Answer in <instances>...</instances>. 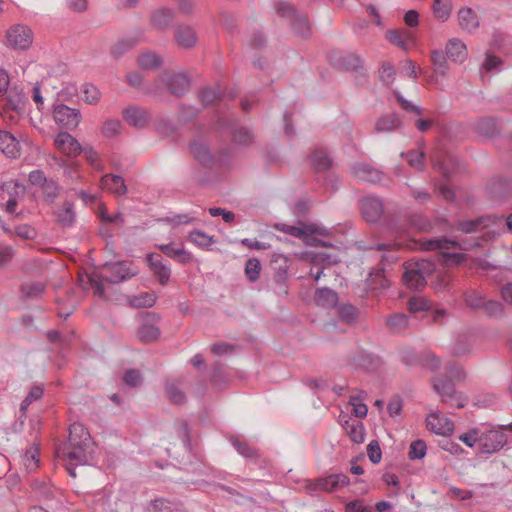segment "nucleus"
Masks as SVG:
<instances>
[{"label": "nucleus", "mask_w": 512, "mask_h": 512, "mask_svg": "<svg viewBox=\"0 0 512 512\" xmlns=\"http://www.w3.org/2000/svg\"><path fill=\"white\" fill-rule=\"evenodd\" d=\"M93 453L94 444L88 430L80 423H73L69 429L68 443L58 448L57 457L65 461L68 474L75 478V467L88 464Z\"/></svg>", "instance_id": "1"}, {"label": "nucleus", "mask_w": 512, "mask_h": 512, "mask_svg": "<svg viewBox=\"0 0 512 512\" xmlns=\"http://www.w3.org/2000/svg\"><path fill=\"white\" fill-rule=\"evenodd\" d=\"M275 229L291 236L303 240L308 245H324L317 236H325L328 229L316 223H299L298 225H289L284 223L275 224Z\"/></svg>", "instance_id": "2"}, {"label": "nucleus", "mask_w": 512, "mask_h": 512, "mask_svg": "<svg viewBox=\"0 0 512 512\" xmlns=\"http://www.w3.org/2000/svg\"><path fill=\"white\" fill-rule=\"evenodd\" d=\"M507 442V435L501 429L496 427L480 428V453H496L500 451Z\"/></svg>", "instance_id": "3"}, {"label": "nucleus", "mask_w": 512, "mask_h": 512, "mask_svg": "<svg viewBox=\"0 0 512 512\" xmlns=\"http://www.w3.org/2000/svg\"><path fill=\"white\" fill-rule=\"evenodd\" d=\"M432 269L433 264L430 261L421 260L405 268L403 281L411 289H420L426 285V274L431 272Z\"/></svg>", "instance_id": "4"}, {"label": "nucleus", "mask_w": 512, "mask_h": 512, "mask_svg": "<svg viewBox=\"0 0 512 512\" xmlns=\"http://www.w3.org/2000/svg\"><path fill=\"white\" fill-rule=\"evenodd\" d=\"M460 248L456 241L445 238L432 239L425 244L427 250H439L441 261L445 264H459L464 260L462 253L450 252V250Z\"/></svg>", "instance_id": "5"}, {"label": "nucleus", "mask_w": 512, "mask_h": 512, "mask_svg": "<svg viewBox=\"0 0 512 512\" xmlns=\"http://www.w3.org/2000/svg\"><path fill=\"white\" fill-rule=\"evenodd\" d=\"M6 38L13 49L27 50L31 47L34 36L28 26L16 24L7 31Z\"/></svg>", "instance_id": "6"}, {"label": "nucleus", "mask_w": 512, "mask_h": 512, "mask_svg": "<svg viewBox=\"0 0 512 512\" xmlns=\"http://www.w3.org/2000/svg\"><path fill=\"white\" fill-rule=\"evenodd\" d=\"M104 270L108 273L105 280L109 283H120L139 273L137 268L130 266L126 261L105 263Z\"/></svg>", "instance_id": "7"}, {"label": "nucleus", "mask_w": 512, "mask_h": 512, "mask_svg": "<svg viewBox=\"0 0 512 512\" xmlns=\"http://www.w3.org/2000/svg\"><path fill=\"white\" fill-rule=\"evenodd\" d=\"M53 119L62 128L73 130L81 121V113L78 109L58 104L54 107Z\"/></svg>", "instance_id": "8"}, {"label": "nucleus", "mask_w": 512, "mask_h": 512, "mask_svg": "<svg viewBox=\"0 0 512 512\" xmlns=\"http://www.w3.org/2000/svg\"><path fill=\"white\" fill-rule=\"evenodd\" d=\"M338 421L352 442L362 444L365 441V427L361 421L351 419L345 413L339 415Z\"/></svg>", "instance_id": "9"}, {"label": "nucleus", "mask_w": 512, "mask_h": 512, "mask_svg": "<svg viewBox=\"0 0 512 512\" xmlns=\"http://www.w3.org/2000/svg\"><path fill=\"white\" fill-rule=\"evenodd\" d=\"M2 190V197L4 198V194H7L9 196L8 200L6 201V211L10 214L15 212V207L18 203V199L22 198L25 194V186L18 181L15 180H9L4 182L0 186Z\"/></svg>", "instance_id": "10"}, {"label": "nucleus", "mask_w": 512, "mask_h": 512, "mask_svg": "<svg viewBox=\"0 0 512 512\" xmlns=\"http://www.w3.org/2000/svg\"><path fill=\"white\" fill-rule=\"evenodd\" d=\"M57 149L68 157H77L82 152L78 140L67 132H60L54 139Z\"/></svg>", "instance_id": "11"}, {"label": "nucleus", "mask_w": 512, "mask_h": 512, "mask_svg": "<svg viewBox=\"0 0 512 512\" xmlns=\"http://www.w3.org/2000/svg\"><path fill=\"white\" fill-rule=\"evenodd\" d=\"M426 422L428 429L437 435L449 436L454 431L453 422L438 412L429 414Z\"/></svg>", "instance_id": "12"}, {"label": "nucleus", "mask_w": 512, "mask_h": 512, "mask_svg": "<svg viewBox=\"0 0 512 512\" xmlns=\"http://www.w3.org/2000/svg\"><path fill=\"white\" fill-rule=\"evenodd\" d=\"M434 391L441 397L443 402H453L457 407H464V403L457 398L454 385L448 379L435 378L432 381Z\"/></svg>", "instance_id": "13"}, {"label": "nucleus", "mask_w": 512, "mask_h": 512, "mask_svg": "<svg viewBox=\"0 0 512 512\" xmlns=\"http://www.w3.org/2000/svg\"><path fill=\"white\" fill-rule=\"evenodd\" d=\"M0 151L8 158L16 159L20 157V140L11 132L0 130Z\"/></svg>", "instance_id": "14"}, {"label": "nucleus", "mask_w": 512, "mask_h": 512, "mask_svg": "<svg viewBox=\"0 0 512 512\" xmlns=\"http://www.w3.org/2000/svg\"><path fill=\"white\" fill-rule=\"evenodd\" d=\"M361 209L364 218L368 222H375L382 215L383 205L378 198L366 196L361 200Z\"/></svg>", "instance_id": "15"}, {"label": "nucleus", "mask_w": 512, "mask_h": 512, "mask_svg": "<svg viewBox=\"0 0 512 512\" xmlns=\"http://www.w3.org/2000/svg\"><path fill=\"white\" fill-rule=\"evenodd\" d=\"M349 483L350 480L348 476L339 473L318 479L316 481V487L326 492H333L346 487Z\"/></svg>", "instance_id": "16"}, {"label": "nucleus", "mask_w": 512, "mask_h": 512, "mask_svg": "<svg viewBox=\"0 0 512 512\" xmlns=\"http://www.w3.org/2000/svg\"><path fill=\"white\" fill-rule=\"evenodd\" d=\"M447 58L455 63H463L468 57L467 47L458 38L450 39L445 47Z\"/></svg>", "instance_id": "17"}, {"label": "nucleus", "mask_w": 512, "mask_h": 512, "mask_svg": "<svg viewBox=\"0 0 512 512\" xmlns=\"http://www.w3.org/2000/svg\"><path fill=\"white\" fill-rule=\"evenodd\" d=\"M163 82L168 91L177 96L184 94L190 86L189 79L182 74L167 75L163 78Z\"/></svg>", "instance_id": "18"}, {"label": "nucleus", "mask_w": 512, "mask_h": 512, "mask_svg": "<svg viewBox=\"0 0 512 512\" xmlns=\"http://www.w3.org/2000/svg\"><path fill=\"white\" fill-rule=\"evenodd\" d=\"M161 251L166 254L169 258L179 261L180 263L186 264L193 260V255L191 252L187 251L184 248L183 244L174 245L170 244H162L159 246Z\"/></svg>", "instance_id": "19"}, {"label": "nucleus", "mask_w": 512, "mask_h": 512, "mask_svg": "<svg viewBox=\"0 0 512 512\" xmlns=\"http://www.w3.org/2000/svg\"><path fill=\"white\" fill-rule=\"evenodd\" d=\"M124 120L137 128H143L147 125L149 115L147 111L139 107H129L123 111Z\"/></svg>", "instance_id": "20"}, {"label": "nucleus", "mask_w": 512, "mask_h": 512, "mask_svg": "<svg viewBox=\"0 0 512 512\" xmlns=\"http://www.w3.org/2000/svg\"><path fill=\"white\" fill-rule=\"evenodd\" d=\"M100 186L103 190H106L115 195H124L127 192L124 179L118 175H104L101 178Z\"/></svg>", "instance_id": "21"}, {"label": "nucleus", "mask_w": 512, "mask_h": 512, "mask_svg": "<svg viewBox=\"0 0 512 512\" xmlns=\"http://www.w3.org/2000/svg\"><path fill=\"white\" fill-rule=\"evenodd\" d=\"M147 261L151 270L158 277L161 285H166L171 276V269L169 265L162 262L160 258H155L153 254L147 255Z\"/></svg>", "instance_id": "22"}, {"label": "nucleus", "mask_w": 512, "mask_h": 512, "mask_svg": "<svg viewBox=\"0 0 512 512\" xmlns=\"http://www.w3.org/2000/svg\"><path fill=\"white\" fill-rule=\"evenodd\" d=\"M314 301L319 307L334 308L338 304V294L329 288H319L315 293Z\"/></svg>", "instance_id": "23"}, {"label": "nucleus", "mask_w": 512, "mask_h": 512, "mask_svg": "<svg viewBox=\"0 0 512 512\" xmlns=\"http://www.w3.org/2000/svg\"><path fill=\"white\" fill-rule=\"evenodd\" d=\"M175 39L180 46L190 48L196 44L197 34L192 27L183 25L176 29Z\"/></svg>", "instance_id": "24"}, {"label": "nucleus", "mask_w": 512, "mask_h": 512, "mask_svg": "<svg viewBox=\"0 0 512 512\" xmlns=\"http://www.w3.org/2000/svg\"><path fill=\"white\" fill-rule=\"evenodd\" d=\"M353 175L363 182H376L380 180V172L367 164H357L353 167Z\"/></svg>", "instance_id": "25"}, {"label": "nucleus", "mask_w": 512, "mask_h": 512, "mask_svg": "<svg viewBox=\"0 0 512 512\" xmlns=\"http://www.w3.org/2000/svg\"><path fill=\"white\" fill-rule=\"evenodd\" d=\"M386 39L393 45L404 50L409 48L408 42L412 40L411 32L408 30H389L386 32Z\"/></svg>", "instance_id": "26"}, {"label": "nucleus", "mask_w": 512, "mask_h": 512, "mask_svg": "<svg viewBox=\"0 0 512 512\" xmlns=\"http://www.w3.org/2000/svg\"><path fill=\"white\" fill-rule=\"evenodd\" d=\"M138 335L141 341L151 342L159 337L160 330L150 318H146L139 328Z\"/></svg>", "instance_id": "27"}, {"label": "nucleus", "mask_w": 512, "mask_h": 512, "mask_svg": "<svg viewBox=\"0 0 512 512\" xmlns=\"http://www.w3.org/2000/svg\"><path fill=\"white\" fill-rule=\"evenodd\" d=\"M459 24L462 29L467 31H473L479 25L476 14L470 8H463L458 13Z\"/></svg>", "instance_id": "28"}, {"label": "nucleus", "mask_w": 512, "mask_h": 512, "mask_svg": "<svg viewBox=\"0 0 512 512\" xmlns=\"http://www.w3.org/2000/svg\"><path fill=\"white\" fill-rule=\"evenodd\" d=\"M173 17V12L170 9H159L152 15V26L158 30H163L170 25V23L173 20Z\"/></svg>", "instance_id": "29"}, {"label": "nucleus", "mask_w": 512, "mask_h": 512, "mask_svg": "<svg viewBox=\"0 0 512 512\" xmlns=\"http://www.w3.org/2000/svg\"><path fill=\"white\" fill-rule=\"evenodd\" d=\"M189 240L201 249L208 250L216 243L214 236L208 235L201 230H193L189 234Z\"/></svg>", "instance_id": "30"}, {"label": "nucleus", "mask_w": 512, "mask_h": 512, "mask_svg": "<svg viewBox=\"0 0 512 512\" xmlns=\"http://www.w3.org/2000/svg\"><path fill=\"white\" fill-rule=\"evenodd\" d=\"M502 69L503 61L492 54H487L483 64L481 65L480 74L484 77L485 73L496 74Z\"/></svg>", "instance_id": "31"}, {"label": "nucleus", "mask_w": 512, "mask_h": 512, "mask_svg": "<svg viewBox=\"0 0 512 512\" xmlns=\"http://www.w3.org/2000/svg\"><path fill=\"white\" fill-rule=\"evenodd\" d=\"M22 464L28 472L35 470L39 466V451L35 446L30 447L21 457Z\"/></svg>", "instance_id": "32"}, {"label": "nucleus", "mask_w": 512, "mask_h": 512, "mask_svg": "<svg viewBox=\"0 0 512 512\" xmlns=\"http://www.w3.org/2000/svg\"><path fill=\"white\" fill-rule=\"evenodd\" d=\"M431 61L436 74L445 76L448 73L449 67L447 59L441 50L431 52Z\"/></svg>", "instance_id": "33"}, {"label": "nucleus", "mask_w": 512, "mask_h": 512, "mask_svg": "<svg viewBox=\"0 0 512 512\" xmlns=\"http://www.w3.org/2000/svg\"><path fill=\"white\" fill-rule=\"evenodd\" d=\"M431 61L436 74L445 76L448 73L449 67L447 59L441 50L431 52Z\"/></svg>", "instance_id": "34"}, {"label": "nucleus", "mask_w": 512, "mask_h": 512, "mask_svg": "<svg viewBox=\"0 0 512 512\" xmlns=\"http://www.w3.org/2000/svg\"><path fill=\"white\" fill-rule=\"evenodd\" d=\"M57 221L64 227L71 226L75 221V213L71 203H65L64 207L56 211Z\"/></svg>", "instance_id": "35"}, {"label": "nucleus", "mask_w": 512, "mask_h": 512, "mask_svg": "<svg viewBox=\"0 0 512 512\" xmlns=\"http://www.w3.org/2000/svg\"><path fill=\"white\" fill-rule=\"evenodd\" d=\"M154 293L143 292L130 298L129 303L136 308L152 307L156 302Z\"/></svg>", "instance_id": "36"}, {"label": "nucleus", "mask_w": 512, "mask_h": 512, "mask_svg": "<svg viewBox=\"0 0 512 512\" xmlns=\"http://www.w3.org/2000/svg\"><path fill=\"white\" fill-rule=\"evenodd\" d=\"M101 94L96 86L86 83L81 89V98L87 104H96L100 100Z\"/></svg>", "instance_id": "37"}, {"label": "nucleus", "mask_w": 512, "mask_h": 512, "mask_svg": "<svg viewBox=\"0 0 512 512\" xmlns=\"http://www.w3.org/2000/svg\"><path fill=\"white\" fill-rule=\"evenodd\" d=\"M138 63L144 70H152L159 67L162 61L156 54L147 52L140 55Z\"/></svg>", "instance_id": "38"}, {"label": "nucleus", "mask_w": 512, "mask_h": 512, "mask_svg": "<svg viewBox=\"0 0 512 512\" xmlns=\"http://www.w3.org/2000/svg\"><path fill=\"white\" fill-rule=\"evenodd\" d=\"M433 12L436 18L441 21H446L451 14V2L449 0H435Z\"/></svg>", "instance_id": "39"}, {"label": "nucleus", "mask_w": 512, "mask_h": 512, "mask_svg": "<svg viewBox=\"0 0 512 512\" xmlns=\"http://www.w3.org/2000/svg\"><path fill=\"white\" fill-rule=\"evenodd\" d=\"M400 125L399 119L394 115L384 116L376 122V130L385 132L396 129Z\"/></svg>", "instance_id": "40"}, {"label": "nucleus", "mask_w": 512, "mask_h": 512, "mask_svg": "<svg viewBox=\"0 0 512 512\" xmlns=\"http://www.w3.org/2000/svg\"><path fill=\"white\" fill-rule=\"evenodd\" d=\"M459 439L468 447H477L478 451L480 450V428H474L467 433L461 434Z\"/></svg>", "instance_id": "41"}, {"label": "nucleus", "mask_w": 512, "mask_h": 512, "mask_svg": "<svg viewBox=\"0 0 512 512\" xmlns=\"http://www.w3.org/2000/svg\"><path fill=\"white\" fill-rule=\"evenodd\" d=\"M261 271L260 261L256 258H251L247 260L245 265V275L251 282H255L258 280Z\"/></svg>", "instance_id": "42"}, {"label": "nucleus", "mask_w": 512, "mask_h": 512, "mask_svg": "<svg viewBox=\"0 0 512 512\" xmlns=\"http://www.w3.org/2000/svg\"><path fill=\"white\" fill-rule=\"evenodd\" d=\"M193 156L201 163H207L211 160V154L206 145L194 143L190 147Z\"/></svg>", "instance_id": "43"}, {"label": "nucleus", "mask_w": 512, "mask_h": 512, "mask_svg": "<svg viewBox=\"0 0 512 512\" xmlns=\"http://www.w3.org/2000/svg\"><path fill=\"white\" fill-rule=\"evenodd\" d=\"M427 446L423 440H416L410 444L408 456L411 460H418L424 458L426 455Z\"/></svg>", "instance_id": "44"}, {"label": "nucleus", "mask_w": 512, "mask_h": 512, "mask_svg": "<svg viewBox=\"0 0 512 512\" xmlns=\"http://www.w3.org/2000/svg\"><path fill=\"white\" fill-rule=\"evenodd\" d=\"M431 307L430 302L423 296H414L408 301V308L411 312L426 311Z\"/></svg>", "instance_id": "45"}, {"label": "nucleus", "mask_w": 512, "mask_h": 512, "mask_svg": "<svg viewBox=\"0 0 512 512\" xmlns=\"http://www.w3.org/2000/svg\"><path fill=\"white\" fill-rule=\"evenodd\" d=\"M388 326L394 332H400L408 326V317L404 314H396L388 319Z\"/></svg>", "instance_id": "46"}, {"label": "nucleus", "mask_w": 512, "mask_h": 512, "mask_svg": "<svg viewBox=\"0 0 512 512\" xmlns=\"http://www.w3.org/2000/svg\"><path fill=\"white\" fill-rule=\"evenodd\" d=\"M367 455L369 460L373 464H378L382 459V450L380 448L379 442L376 440H372L367 445Z\"/></svg>", "instance_id": "47"}, {"label": "nucleus", "mask_w": 512, "mask_h": 512, "mask_svg": "<svg viewBox=\"0 0 512 512\" xmlns=\"http://www.w3.org/2000/svg\"><path fill=\"white\" fill-rule=\"evenodd\" d=\"M420 365L427 371L434 372L440 367V361L435 355L427 353L421 357Z\"/></svg>", "instance_id": "48"}, {"label": "nucleus", "mask_w": 512, "mask_h": 512, "mask_svg": "<svg viewBox=\"0 0 512 512\" xmlns=\"http://www.w3.org/2000/svg\"><path fill=\"white\" fill-rule=\"evenodd\" d=\"M121 129V123L119 120H107L104 122L101 132L102 134L107 137L111 138L117 135L120 132Z\"/></svg>", "instance_id": "49"}, {"label": "nucleus", "mask_w": 512, "mask_h": 512, "mask_svg": "<svg viewBox=\"0 0 512 512\" xmlns=\"http://www.w3.org/2000/svg\"><path fill=\"white\" fill-rule=\"evenodd\" d=\"M350 404L356 417H366L368 413L367 405L359 397H351Z\"/></svg>", "instance_id": "50"}, {"label": "nucleus", "mask_w": 512, "mask_h": 512, "mask_svg": "<svg viewBox=\"0 0 512 512\" xmlns=\"http://www.w3.org/2000/svg\"><path fill=\"white\" fill-rule=\"evenodd\" d=\"M407 161L411 167L415 169H422L424 167V155L420 151H411L406 155Z\"/></svg>", "instance_id": "51"}, {"label": "nucleus", "mask_w": 512, "mask_h": 512, "mask_svg": "<svg viewBox=\"0 0 512 512\" xmlns=\"http://www.w3.org/2000/svg\"><path fill=\"white\" fill-rule=\"evenodd\" d=\"M395 74L394 67L389 63L383 64L379 71L380 79L386 84L393 82Z\"/></svg>", "instance_id": "52"}, {"label": "nucleus", "mask_w": 512, "mask_h": 512, "mask_svg": "<svg viewBox=\"0 0 512 512\" xmlns=\"http://www.w3.org/2000/svg\"><path fill=\"white\" fill-rule=\"evenodd\" d=\"M123 380L128 386L136 387L140 385L142 377L138 370L131 369L126 371Z\"/></svg>", "instance_id": "53"}, {"label": "nucleus", "mask_w": 512, "mask_h": 512, "mask_svg": "<svg viewBox=\"0 0 512 512\" xmlns=\"http://www.w3.org/2000/svg\"><path fill=\"white\" fill-rule=\"evenodd\" d=\"M339 315L345 322H352L357 317V310L352 305H344L339 309Z\"/></svg>", "instance_id": "54"}, {"label": "nucleus", "mask_w": 512, "mask_h": 512, "mask_svg": "<svg viewBox=\"0 0 512 512\" xmlns=\"http://www.w3.org/2000/svg\"><path fill=\"white\" fill-rule=\"evenodd\" d=\"M87 161L97 169H101L98 153L90 146L82 148Z\"/></svg>", "instance_id": "55"}, {"label": "nucleus", "mask_w": 512, "mask_h": 512, "mask_svg": "<svg viewBox=\"0 0 512 512\" xmlns=\"http://www.w3.org/2000/svg\"><path fill=\"white\" fill-rule=\"evenodd\" d=\"M166 391L174 403H181L184 399V394L176 387L174 384H168L166 386Z\"/></svg>", "instance_id": "56"}, {"label": "nucleus", "mask_w": 512, "mask_h": 512, "mask_svg": "<svg viewBox=\"0 0 512 512\" xmlns=\"http://www.w3.org/2000/svg\"><path fill=\"white\" fill-rule=\"evenodd\" d=\"M44 291L42 284L36 283L32 285L22 286V292L28 297H35L40 295Z\"/></svg>", "instance_id": "57"}, {"label": "nucleus", "mask_w": 512, "mask_h": 512, "mask_svg": "<svg viewBox=\"0 0 512 512\" xmlns=\"http://www.w3.org/2000/svg\"><path fill=\"white\" fill-rule=\"evenodd\" d=\"M482 223L483 219L461 222L459 223V229L465 233L474 232L478 230V227L482 225Z\"/></svg>", "instance_id": "58"}, {"label": "nucleus", "mask_w": 512, "mask_h": 512, "mask_svg": "<svg viewBox=\"0 0 512 512\" xmlns=\"http://www.w3.org/2000/svg\"><path fill=\"white\" fill-rule=\"evenodd\" d=\"M193 220L194 219L190 217L188 214H177L166 219L167 222L171 223L174 226L189 224Z\"/></svg>", "instance_id": "59"}, {"label": "nucleus", "mask_w": 512, "mask_h": 512, "mask_svg": "<svg viewBox=\"0 0 512 512\" xmlns=\"http://www.w3.org/2000/svg\"><path fill=\"white\" fill-rule=\"evenodd\" d=\"M312 161L317 169H325L331 165L330 159L324 154L321 156H318V154H314L312 156Z\"/></svg>", "instance_id": "60"}, {"label": "nucleus", "mask_w": 512, "mask_h": 512, "mask_svg": "<svg viewBox=\"0 0 512 512\" xmlns=\"http://www.w3.org/2000/svg\"><path fill=\"white\" fill-rule=\"evenodd\" d=\"M388 413L390 416L395 417L398 416L402 410V402L400 399H393L388 403L387 407Z\"/></svg>", "instance_id": "61"}, {"label": "nucleus", "mask_w": 512, "mask_h": 512, "mask_svg": "<svg viewBox=\"0 0 512 512\" xmlns=\"http://www.w3.org/2000/svg\"><path fill=\"white\" fill-rule=\"evenodd\" d=\"M233 445L239 454L244 456L245 458H250L254 456V452L245 444L239 441H233Z\"/></svg>", "instance_id": "62"}, {"label": "nucleus", "mask_w": 512, "mask_h": 512, "mask_svg": "<svg viewBox=\"0 0 512 512\" xmlns=\"http://www.w3.org/2000/svg\"><path fill=\"white\" fill-rule=\"evenodd\" d=\"M13 257V250L10 246H0V265L9 262Z\"/></svg>", "instance_id": "63"}, {"label": "nucleus", "mask_w": 512, "mask_h": 512, "mask_svg": "<svg viewBox=\"0 0 512 512\" xmlns=\"http://www.w3.org/2000/svg\"><path fill=\"white\" fill-rule=\"evenodd\" d=\"M485 310L491 315H497L502 312V306L499 302L489 301L484 304Z\"/></svg>", "instance_id": "64"}]
</instances>
